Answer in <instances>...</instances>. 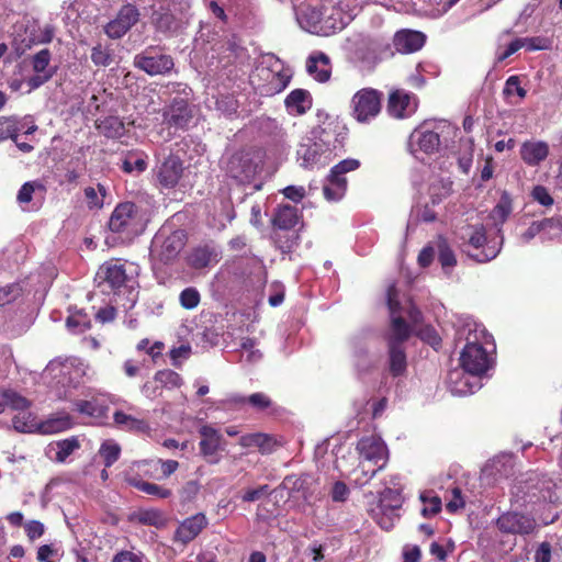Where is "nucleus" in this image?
Returning <instances> with one entry per match:
<instances>
[{"mask_svg": "<svg viewBox=\"0 0 562 562\" xmlns=\"http://www.w3.org/2000/svg\"><path fill=\"white\" fill-rule=\"evenodd\" d=\"M426 42V35L418 31L402 30L395 33L393 44L402 54H411L419 50Z\"/></svg>", "mask_w": 562, "mask_h": 562, "instance_id": "22", "label": "nucleus"}, {"mask_svg": "<svg viewBox=\"0 0 562 562\" xmlns=\"http://www.w3.org/2000/svg\"><path fill=\"white\" fill-rule=\"evenodd\" d=\"M460 239L463 252L480 263L493 260L501 251L502 240L488 239L483 225L463 228Z\"/></svg>", "mask_w": 562, "mask_h": 562, "instance_id": "3", "label": "nucleus"}, {"mask_svg": "<svg viewBox=\"0 0 562 562\" xmlns=\"http://www.w3.org/2000/svg\"><path fill=\"white\" fill-rule=\"evenodd\" d=\"M504 93L507 97L518 95L519 99H524L527 94V91L520 86V80L518 76H510L504 87Z\"/></svg>", "mask_w": 562, "mask_h": 562, "instance_id": "63", "label": "nucleus"}, {"mask_svg": "<svg viewBox=\"0 0 562 562\" xmlns=\"http://www.w3.org/2000/svg\"><path fill=\"white\" fill-rule=\"evenodd\" d=\"M438 260L445 270L452 269L456 263L457 259L453 254V251L450 249V247L446 243L439 244V256Z\"/></svg>", "mask_w": 562, "mask_h": 562, "instance_id": "59", "label": "nucleus"}, {"mask_svg": "<svg viewBox=\"0 0 562 562\" xmlns=\"http://www.w3.org/2000/svg\"><path fill=\"white\" fill-rule=\"evenodd\" d=\"M216 108L226 116H233L237 113L238 103L232 95H223L216 101Z\"/></svg>", "mask_w": 562, "mask_h": 562, "instance_id": "61", "label": "nucleus"}, {"mask_svg": "<svg viewBox=\"0 0 562 562\" xmlns=\"http://www.w3.org/2000/svg\"><path fill=\"white\" fill-rule=\"evenodd\" d=\"M459 340L467 341L460 362L467 373H476L483 375L491 366V359L486 346H492V336L485 328L471 317L460 319L457 328Z\"/></svg>", "mask_w": 562, "mask_h": 562, "instance_id": "1", "label": "nucleus"}, {"mask_svg": "<svg viewBox=\"0 0 562 562\" xmlns=\"http://www.w3.org/2000/svg\"><path fill=\"white\" fill-rule=\"evenodd\" d=\"M192 119V110L187 100L175 98L162 111V122L169 127L184 128Z\"/></svg>", "mask_w": 562, "mask_h": 562, "instance_id": "18", "label": "nucleus"}, {"mask_svg": "<svg viewBox=\"0 0 562 562\" xmlns=\"http://www.w3.org/2000/svg\"><path fill=\"white\" fill-rule=\"evenodd\" d=\"M359 460L366 461L371 465L383 469L389 460V450L384 441L376 436H367L357 443Z\"/></svg>", "mask_w": 562, "mask_h": 562, "instance_id": "12", "label": "nucleus"}, {"mask_svg": "<svg viewBox=\"0 0 562 562\" xmlns=\"http://www.w3.org/2000/svg\"><path fill=\"white\" fill-rule=\"evenodd\" d=\"M147 156L142 151H128L122 160V169L126 173H140L147 168Z\"/></svg>", "mask_w": 562, "mask_h": 562, "instance_id": "39", "label": "nucleus"}, {"mask_svg": "<svg viewBox=\"0 0 562 562\" xmlns=\"http://www.w3.org/2000/svg\"><path fill=\"white\" fill-rule=\"evenodd\" d=\"M207 519L204 514L199 513L184 519L177 528L175 539L183 544L192 541L205 526Z\"/></svg>", "mask_w": 562, "mask_h": 562, "instance_id": "23", "label": "nucleus"}, {"mask_svg": "<svg viewBox=\"0 0 562 562\" xmlns=\"http://www.w3.org/2000/svg\"><path fill=\"white\" fill-rule=\"evenodd\" d=\"M403 504V496L398 488H384L380 494L379 506L382 509L398 510Z\"/></svg>", "mask_w": 562, "mask_h": 562, "instance_id": "43", "label": "nucleus"}, {"mask_svg": "<svg viewBox=\"0 0 562 562\" xmlns=\"http://www.w3.org/2000/svg\"><path fill=\"white\" fill-rule=\"evenodd\" d=\"M20 293L21 289L15 283L0 285V306L14 301L20 295Z\"/></svg>", "mask_w": 562, "mask_h": 562, "instance_id": "64", "label": "nucleus"}, {"mask_svg": "<svg viewBox=\"0 0 562 562\" xmlns=\"http://www.w3.org/2000/svg\"><path fill=\"white\" fill-rule=\"evenodd\" d=\"M155 383H159L161 389H177L182 384V378L175 371L166 369L155 373Z\"/></svg>", "mask_w": 562, "mask_h": 562, "instance_id": "47", "label": "nucleus"}, {"mask_svg": "<svg viewBox=\"0 0 562 562\" xmlns=\"http://www.w3.org/2000/svg\"><path fill=\"white\" fill-rule=\"evenodd\" d=\"M133 471L134 470L130 469V471L126 472V474H125V481L128 483V485L135 487L136 490H138L147 495H151V496H155V497L161 498V499L169 498L172 495L171 490H169L162 485H158L156 483L143 481L137 475H133V473H132Z\"/></svg>", "mask_w": 562, "mask_h": 562, "instance_id": "29", "label": "nucleus"}, {"mask_svg": "<svg viewBox=\"0 0 562 562\" xmlns=\"http://www.w3.org/2000/svg\"><path fill=\"white\" fill-rule=\"evenodd\" d=\"M549 155V146L546 142H525L520 148L521 159L529 166H538Z\"/></svg>", "mask_w": 562, "mask_h": 562, "instance_id": "30", "label": "nucleus"}, {"mask_svg": "<svg viewBox=\"0 0 562 562\" xmlns=\"http://www.w3.org/2000/svg\"><path fill=\"white\" fill-rule=\"evenodd\" d=\"M227 173L240 183L249 182L257 172V165L249 153H236L227 162Z\"/></svg>", "mask_w": 562, "mask_h": 562, "instance_id": "19", "label": "nucleus"}, {"mask_svg": "<svg viewBox=\"0 0 562 562\" xmlns=\"http://www.w3.org/2000/svg\"><path fill=\"white\" fill-rule=\"evenodd\" d=\"M114 423L126 431L143 434L149 430V425L142 418L134 417L124 412L117 411L113 415Z\"/></svg>", "mask_w": 562, "mask_h": 562, "instance_id": "35", "label": "nucleus"}, {"mask_svg": "<svg viewBox=\"0 0 562 562\" xmlns=\"http://www.w3.org/2000/svg\"><path fill=\"white\" fill-rule=\"evenodd\" d=\"M314 143L301 144L297 148V160L303 168H322L331 160V133L327 128H315L313 131Z\"/></svg>", "mask_w": 562, "mask_h": 562, "instance_id": "6", "label": "nucleus"}, {"mask_svg": "<svg viewBox=\"0 0 562 562\" xmlns=\"http://www.w3.org/2000/svg\"><path fill=\"white\" fill-rule=\"evenodd\" d=\"M398 510L393 509H382L381 506L373 510V518L378 522V525L384 529L390 530L393 528L395 521L398 519Z\"/></svg>", "mask_w": 562, "mask_h": 562, "instance_id": "49", "label": "nucleus"}, {"mask_svg": "<svg viewBox=\"0 0 562 562\" xmlns=\"http://www.w3.org/2000/svg\"><path fill=\"white\" fill-rule=\"evenodd\" d=\"M322 36H329L345 29L353 19L347 13L340 4H330L322 7Z\"/></svg>", "mask_w": 562, "mask_h": 562, "instance_id": "13", "label": "nucleus"}, {"mask_svg": "<svg viewBox=\"0 0 562 562\" xmlns=\"http://www.w3.org/2000/svg\"><path fill=\"white\" fill-rule=\"evenodd\" d=\"M98 128L101 134L109 138H120L125 133L123 122L115 116L106 117L98 124Z\"/></svg>", "mask_w": 562, "mask_h": 562, "instance_id": "41", "label": "nucleus"}, {"mask_svg": "<svg viewBox=\"0 0 562 562\" xmlns=\"http://www.w3.org/2000/svg\"><path fill=\"white\" fill-rule=\"evenodd\" d=\"M158 464H160L162 477L170 476L172 473H175L177 471V469L179 467V463L176 460L158 459L157 461H146V460L136 461L131 467V470H136L137 472H143L145 475H148L149 473L147 470H145V468L148 465L156 467Z\"/></svg>", "mask_w": 562, "mask_h": 562, "instance_id": "38", "label": "nucleus"}, {"mask_svg": "<svg viewBox=\"0 0 562 562\" xmlns=\"http://www.w3.org/2000/svg\"><path fill=\"white\" fill-rule=\"evenodd\" d=\"M239 445L243 448H257L261 453H271L274 449L272 437L262 432H252L243 435L239 438Z\"/></svg>", "mask_w": 562, "mask_h": 562, "instance_id": "33", "label": "nucleus"}, {"mask_svg": "<svg viewBox=\"0 0 562 562\" xmlns=\"http://www.w3.org/2000/svg\"><path fill=\"white\" fill-rule=\"evenodd\" d=\"M134 66L149 76H158L171 71L175 63L171 56L149 47L134 57Z\"/></svg>", "mask_w": 562, "mask_h": 562, "instance_id": "11", "label": "nucleus"}, {"mask_svg": "<svg viewBox=\"0 0 562 562\" xmlns=\"http://www.w3.org/2000/svg\"><path fill=\"white\" fill-rule=\"evenodd\" d=\"M452 130L447 122H425L416 127L408 140V148L412 155L422 159L420 155H431L439 150L441 134Z\"/></svg>", "mask_w": 562, "mask_h": 562, "instance_id": "7", "label": "nucleus"}, {"mask_svg": "<svg viewBox=\"0 0 562 562\" xmlns=\"http://www.w3.org/2000/svg\"><path fill=\"white\" fill-rule=\"evenodd\" d=\"M138 10L132 4H126L119 11L116 16L104 26V32L110 38H121L138 21Z\"/></svg>", "mask_w": 562, "mask_h": 562, "instance_id": "15", "label": "nucleus"}, {"mask_svg": "<svg viewBox=\"0 0 562 562\" xmlns=\"http://www.w3.org/2000/svg\"><path fill=\"white\" fill-rule=\"evenodd\" d=\"M137 272V267L134 263H125L120 260H110L103 263L97 277L103 280L112 289H120L122 286H133V274Z\"/></svg>", "mask_w": 562, "mask_h": 562, "instance_id": "10", "label": "nucleus"}, {"mask_svg": "<svg viewBox=\"0 0 562 562\" xmlns=\"http://www.w3.org/2000/svg\"><path fill=\"white\" fill-rule=\"evenodd\" d=\"M99 454L103 459V463L106 468H110L113 463H115L121 454V447L120 445L112 440H105L102 442Z\"/></svg>", "mask_w": 562, "mask_h": 562, "instance_id": "45", "label": "nucleus"}, {"mask_svg": "<svg viewBox=\"0 0 562 562\" xmlns=\"http://www.w3.org/2000/svg\"><path fill=\"white\" fill-rule=\"evenodd\" d=\"M187 244L183 229H173L170 224L162 225L155 234L150 245V257L160 263L172 262Z\"/></svg>", "mask_w": 562, "mask_h": 562, "instance_id": "5", "label": "nucleus"}, {"mask_svg": "<svg viewBox=\"0 0 562 562\" xmlns=\"http://www.w3.org/2000/svg\"><path fill=\"white\" fill-rule=\"evenodd\" d=\"M74 424L70 414L65 412L57 413L38 423L37 432L42 435H54L70 429Z\"/></svg>", "mask_w": 562, "mask_h": 562, "instance_id": "27", "label": "nucleus"}, {"mask_svg": "<svg viewBox=\"0 0 562 562\" xmlns=\"http://www.w3.org/2000/svg\"><path fill=\"white\" fill-rule=\"evenodd\" d=\"M299 222V210L290 204H280L272 216V225L281 231H291Z\"/></svg>", "mask_w": 562, "mask_h": 562, "instance_id": "28", "label": "nucleus"}, {"mask_svg": "<svg viewBox=\"0 0 562 562\" xmlns=\"http://www.w3.org/2000/svg\"><path fill=\"white\" fill-rule=\"evenodd\" d=\"M448 387L453 395H471L482 387V375L467 373L463 369L452 370L448 375Z\"/></svg>", "mask_w": 562, "mask_h": 562, "instance_id": "14", "label": "nucleus"}, {"mask_svg": "<svg viewBox=\"0 0 562 562\" xmlns=\"http://www.w3.org/2000/svg\"><path fill=\"white\" fill-rule=\"evenodd\" d=\"M512 213V200L508 194L504 193L497 204L494 206L490 214V218L492 220L495 226H499L505 223Z\"/></svg>", "mask_w": 562, "mask_h": 562, "instance_id": "40", "label": "nucleus"}, {"mask_svg": "<svg viewBox=\"0 0 562 562\" xmlns=\"http://www.w3.org/2000/svg\"><path fill=\"white\" fill-rule=\"evenodd\" d=\"M380 47L381 45L378 42L369 41L356 50V57L363 68L372 69L379 64L381 60L379 56Z\"/></svg>", "mask_w": 562, "mask_h": 562, "instance_id": "34", "label": "nucleus"}, {"mask_svg": "<svg viewBox=\"0 0 562 562\" xmlns=\"http://www.w3.org/2000/svg\"><path fill=\"white\" fill-rule=\"evenodd\" d=\"M66 325L70 331L81 334L90 328V318L86 313L77 310L67 317Z\"/></svg>", "mask_w": 562, "mask_h": 562, "instance_id": "46", "label": "nucleus"}, {"mask_svg": "<svg viewBox=\"0 0 562 562\" xmlns=\"http://www.w3.org/2000/svg\"><path fill=\"white\" fill-rule=\"evenodd\" d=\"M220 260V251L211 245L199 246L188 256V265L196 270L211 267Z\"/></svg>", "mask_w": 562, "mask_h": 562, "instance_id": "24", "label": "nucleus"}, {"mask_svg": "<svg viewBox=\"0 0 562 562\" xmlns=\"http://www.w3.org/2000/svg\"><path fill=\"white\" fill-rule=\"evenodd\" d=\"M417 109L416 97L404 90H395L390 93L387 113L395 119H405L415 113Z\"/></svg>", "mask_w": 562, "mask_h": 562, "instance_id": "20", "label": "nucleus"}, {"mask_svg": "<svg viewBox=\"0 0 562 562\" xmlns=\"http://www.w3.org/2000/svg\"><path fill=\"white\" fill-rule=\"evenodd\" d=\"M554 223L553 218H548L542 222H533L525 233L521 234V240L524 243H529L536 235H538L542 229L547 227H551Z\"/></svg>", "mask_w": 562, "mask_h": 562, "instance_id": "60", "label": "nucleus"}, {"mask_svg": "<svg viewBox=\"0 0 562 562\" xmlns=\"http://www.w3.org/2000/svg\"><path fill=\"white\" fill-rule=\"evenodd\" d=\"M13 427L19 432H37V424L34 417L27 413H19L12 419Z\"/></svg>", "mask_w": 562, "mask_h": 562, "instance_id": "51", "label": "nucleus"}, {"mask_svg": "<svg viewBox=\"0 0 562 562\" xmlns=\"http://www.w3.org/2000/svg\"><path fill=\"white\" fill-rule=\"evenodd\" d=\"M183 173V165L178 156L169 155L155 169L157 182L162 188H175Z\"/></svg>", "mask_w": 562, "mask_h": 562, "instance_id": "16", "label": "nucleus"}, {"mask_svg": "<svg viewBox=\"0 0 562 562\" xmlns=\"http://www.w3.org/2000/svg\"><path fill=\"white\" fill-rule=\"evenodd\" d=\"M74 406L79 414L90 417L95 423H101L106 417L108 406L98 397L76 401Z\"/></svg>", "mask_w": 562, "mask_h": 562, "instance_id": "31", "label": "nucleus"}, {"mask_svg": "<svg viewBox=\"0 0 562 562\" xmlns=\"http://www.w3.org/2000/svg\"><path fill=\"white\" fill-rule=\"evenodd\" d=\"M387 306L391 315V331L389 335V372L393 376L403 375L407 368L406 355L402 348V342L409 337V327L403 319L400 301L397 300V290L394 284L389 285Z\"/></svg>", "mask_w": 562, "mask_h": 562, "instance_id": "2", "label": "nucleus"}, {"mask_svg": "<svg viewBox=\"0 0 562 562\" xmlns=\"http://www.w3.org/2000/svg\"><path fill=\"white\" fill-rule=\"evenodd\" d=\"M22 131V127L12 119L0 117V142L11 138Z\"/></svg>", "mask_w": 562, "mask_h": 562, "instance_id": "56", "label": "nucleus"}, {"mask_svg": "<svg viewBox=\"0 0 562 562\" xmlns=\"http://www.w3.org/2000/svg\"><path fill=\"white\" fill-rule=\"evenodd\" d=\"M322 7L314 8L311 5H301L296 10V20L300 26L316 35H321L319 29L322 27Z\"/></svg>", "mask_w": 562, "mask_h": 562, "instance_id": "26", "label": "nucleus"}, {"mask_svg": "<svg viewBox=\"0 0 562 562\" xmlns=\"http://www.w3.org/2000/svg\"><path fill=\"white\" fill-rule=\"evenodd\" d=\"M496 524L502 532L513 535H529L536 528V522L531 517L518 513L503 514Z\"/></svg>", "mask_w": 562, "mask_h": 562, "instance_id": "21", "label": "nucleus"}, {"mask_svg": "<svg viewBox=\"0 0 562 562\" xmlns=\"http://www.w3.org/2000/svg\"><path fill=\"white\" fill-rule=\"evenodd\" d=\"M250 82L261 94L273 95L283 91L290 82V76L283 70L279 59L269 66L259 65L250 76Z\"/></svg>", "mask_w": 562, "mask_h": 562, "instance_id": "8", "label": "nucleus"}, {"mask_svg": "<svg viewBox=\"0 0 562 562\" xmlns=\"http://www.w3.org/2000/svg\"><path fill=\"white\" fill-rule=\"evenodd\" d=\"M79 448V439L75 436L58 440L50 445V451H55L54 459L58 462H65L66 459Z\"/></svg>", "mask_w": 562, "mask_h": 562, "instance_id": "37", "label": "nucleus"}, {"mask_svg": "<svg viewBox=\"0 0 562 562\" xmlns=\"http://www.w3.org/2000/svg\"><path fill=\"white\" fill-rule=\"evenodd\" d=\"M180 305L186 310L195 308L200 301L201 296L199 291L195 288H186L179 295Z\"/></svg>", "mask_w": 562, "mask_h": 562, "instance_id": "57", "label": "nucleus"}, {"mask_svg": "<svg viewBox=\"0 0 562 562\" xmlns=\"http://www.w3.org/2000/svg\"><path fill=\"white\" fill-rule=\"evenodd\" d=\"M0 396L3 400L2 403L5 404V407L9 406L12 409L22 411L23 413L30 406V402L25 397L12 390L2 391Z\"/></svg>", "mask_w": 562, "mask_h": 562, "instance_id": "50", "label": "nucleus"}, {"mask_svg": "<svg viewBox=\"0 0 562 562\" xmlns=\"http://www.w3.org/2000/svg\"><path fill=\"white\" fill-rule=\"evenodd\" d=\"M382 97L383 93L376 89H360L350 101L352 116L360 123L375 119L381 111Z\"/></svg>", "mask_w": 562, "mask_h": 562, "instance_id": "9", "label": "nucleus"}, {"mask_svg": "<svg viewBox=\"0 0 562 562\" xmlns=\"http://www.w3.org/2000/svg\"><path fill=\"white\" fill-rule=\"evenodd\" d=\"M423 508L422 515L424 517H431L437 515L441 510V499L439 496L434 495L432 492L425 491L419 496Z\"/></svg>", "mask_w": 562, "mask_h": 562, "instance_id": "48", "label": "nucleus"}, {"mask_svg": "<svg viewBox=\"0 0 562 562\" xmlns=\"http://www.w3.org/2000/svg\"><path fill=\"white\" fill-rule=\"evenodd\" d=\"M285 106L290 114L302 115L312 106V97L308 91L295 89L285 98Z\"/></svg>", "mask_w": 562, "mask_h": 562, "instance_id": "32", "label": "nucleus"}, {"mask_svg": "<svg viewBox=\"0 0 562 562\" xmlns=\"http://www.w3.org/2000/svg\"><path fill=\"white\" fill-rule=\"evenodd\" d=\"M146 224L145 213L136 204L125 202L112 212L109 228L112 233L119 234L123 241H130L145 231Z\"/></svg>", "mask_w": 562, "mask_h": 562, "instance_id": "4", "label": "nucleus"}, {"mask_svg": "<svg viewBox=\"0 0 562 562\" xmlns=\"http://www.w3.org/2000/svg\"><path fill=\"white\" fill-rule=\"evenodd\" d=\"M306 70L318 82L328 81L331 74L329 57L322 52L310 55L306 61Z\"/></svg>", "mask_w": 562, "mask_h": 562, "instance_id": "25", "label": "nucleus"}, {"mask_svg": "<svg viewBox=\"0 0 562 562\" xmlns=\"http://www.w3.org/2000/svg\"><path fill=\"white\" fill-rule=\"evenodd\" d=\"M360 167V161L353 158L341 160L330 169L333 177H344L349 171L357 170Z\"/></svg>", "mask_w": 562, "mask_h": 562, "instance_id": "62", "label": "nucleus"}, {"mask_svg": "<svg viewBox=\"0 0 562 562\" xmlns=\"http://www.w3.org/2000/svg\"><path fill=\"white\" fill-rule=\"evenodd\" d=\"M382 469L371 465L370 463L359 460L358 467L352 471L353 481L357 485L363 486L368 484L375 474Z\"/></svg>", "mask_w": 562, "mask_h": 562, "instance_id": "42", "label": "nucleus"}, {"mask_svg": "<svg viewBox=\"0 0 562 562\" xmlns=\"http://www.w3.org/2000/svg\"><path fill=\"white\" fill-rule=\"evenodd\" d=\"M91 60L98 67L110 66L113 61L112 49L101 44L93 46L91 50Z\"/></svg>", "mask_w": 562, "mask_h": 562, "instance_id": "53", "label": "nucleus"}, {"mask_svg": "<svg viewBox=\"0 0 562 562\" xmlns=\"http://www.w3.org/2000/svg\"><path fill=\"white\" fill-rule=\"evenodd\" d=\"M36 191H41V192L45 191V187L42 182H40V181L25 182L21 187V189L19 190V193H18L19 203L25 204V203L31 202L32 196Z\"/></svg>", "mask_w": 562, "mask_h": 562, "instance_id": "55", "label": "nucleus"}, {"mask_svg": "<svg viewBox=\"0 0 562 562\" xmlns=\"http://www.w3.org/2000/svg\"><path fill=\"white\" fill-rule=\"evenodd\" d=\"M105 196H106V189L101 183H98L97 188L87 187L85 189V198L87 201V205L90 210L101 209L104 204Z\"/></svg>", "mask_w": 562, "mask_h": 562, "instance_id": "44", "label": "nucleus"}, {"mask_svg": "<svg viewBox=\"0 0 562 562\" xmlns=\"http://www.w3.org/2000/svg\"><path fill=\"white\" fill-rule=\"evenodd\" d=\"M50 57V52L46 48L36 53L32 59V66L34 71L36 74H52L53 76L55 70L52 67H49Z\"/></svg>", "mask_w": 562, "mask_h": 562, "instance_id": "52", "label": "nucleus"}, {"mask_svg": "<svg viewBox=\"0 0 562 562\" xmlns=\"http://www.w3.org/2000/svg\"><path fill=\"white\" fill-rule=\"evenodd\" d=\"M347 190V179L345 177H333L328 175L323 188L324 196L327 201L336 202L344 198Z\"/></svg>", "mask_w": 562, "mask_h": 562, "instance_id": "36", "label": "nucleus"}, {"mask_svg": "<svg viewBox=\"0 0 562 562\" xmlns=\"http://www.w3.org/2000/svg\"><path fill=\"white\" fill-rule=\"evenodd\" d=\"M445 498L447 502L446 507L449 513H456L465 506L464 497L460 487L458 486L450 488L447 492V495H445Z\"/></svg>", "mask_w": 562, "mask_h": 562, "instance_id": "54", "label": "nucleus"}, {"mask_svg": "<svg viewBox=\"0 0 562 562\" xmlns=\"http://www.w3.org/2000/svg\"><path fill=\"white\" fill-rule=\"evenodd\" d=\"M201 440L199 443L201 454L211 463L218 462L216 453L224 450V438L218 429L211 425H203L199 429Z\"/></svg>", "mask_w": 562, "mask_h": 562, "instance_id": "17", "label": "nucleus"}, {"mask_svg": "<svg viewBox=\"0 0 562 562\" xmlns=\"http://www.w3.org/2000/svg\"><path fill=\"white\" fill-rule=\"evenodd\" d=\"M450 192V183L443 181H437L430 184L429 187V196L431 201V205L435 206L439 204L442 199L448 196Z\"/></svg>", "mask_w": 562, "mask_h": 562, "instance_id": "58", "label": "nucleus"}]
</instances>
